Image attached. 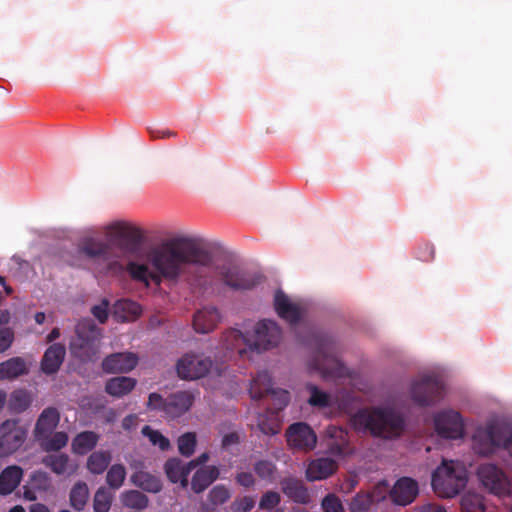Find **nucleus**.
<instances>
[{
	"instance_id": "obj_1",
	"label": "nucleus",
	"mask_w": 512,
	"mask_h": 512,
	"mask_svg": "<svg viewBox=\"0 0 512 512\" xmlns=\"http://www.w3.org/2000/svg\"><path fill=\"white\" fill-rule=\"evenodd\" d=\"M219 245L199 236L172 235L162 239L150 250L153 267L164 277L176 279L186 264L208 266Z\"/></svg>"
},
{
	"instance_id": "obj_2",
	"label": "nucleus",
	"mask_w": 512,
	"mask_h": 512,
	"mask_svg": "<svg viewBox=\"0 0 512 512\" xmlns=\"http://www.w3.org/2000/svg\"><path fill=\"white\" fill-rule=\"evenodd\" d=\"M357 431H368L375 437L392 439L400 436L404 419L390 408L375 407L358 411L351 419Z\"/></svg>"
},
{
	"instance_id": "obj_3",
	"label": "nucleus",
	"mask_w": 512,
	"mask_h": 512,
	"mask_svg": "<svg viewBox=\"0 0 512 512\" xmlns=\"http://www.w3.org/2000/svg\"><path fill=\"white\" fill-rule=\"evenodd\" d=\"M315 352L310 368L325 378H340L347 374V368L338 358L336 341L327 334H315Z\"/></svg>"
},
{
	"instance_id": "obj_4",
	"label": "nucleus",
	"mask_w": 512,
	"mask_h": 512,
	"mask_svg": "<svg viewBox=\"0 0 512 512\" xmlns=\"http://www.w3.org/2000/svg\"><path fill=\"white\" fill-rule=\"evenodd\" d=\"M102 339V329L90 318L79 320L74 335L69 342L71 355L81 362L87 363L97 358Z\"/></svg>"
},
{
	"instance_id": "obj_5",
	"label": "nucleus",
	"mask_w": 512,
	"mask_h": 512,
	"mask_svg": "<svg viewBox=\"0 0 512 512\" xmlns=\"http://www.w3.org/2000/svg\"><path fill=\"white\" fill-rule=\"evenodd\" d=\"M466 472L453 461H443L432 473L431 484L436 493L442 497L456 496L466 485Z\"/></svg>"
},
{
	"instance_id": "obj_6",
	"label": "nucleus",
	"mask_w": 512,
	"mask_h": 512,
	"mask_svg": "<svg viewBox=\"0 0 512 512\" xmlns=\"http://www.w3.org/2000/svg\"><path fill=\"white\" fill-rule=\"evenodd\" d=\"M475 450L482 455L492 454L496 448L503 447L510 453L512 431L505 425L491 422L476 430L473 436Z\"/></svg>"
},
{
	"instance_id": "obj_7",
	"label": "nucleus",
	"mask_w": 512,
	"mask_h": 512,
	"mask_svg": "<svg viewBox=\"0 0 512 512\" xmlns=\"http://www.w3.org/2000/svg\"><path fill=\"white\" fill-rule=\"evenodd\" d=\"M195 396L191 391H177L164 398L159 393L149 394V410L162 413L165 417L175 419L185 414L193 405Z\"/></svg>"
},
{
	"instance_id": "obj_8",
	"label": "nucleus",
	"mask_w": 512,
	"mask_h": 512,
	"mask_svg": "<svg viewBox=\"0 0 512 512\" xmlns=\"http://www.w3.org/2000/svg\"><path fill=\"white\" fill-rule=\"evenodd\" d=\"M109 243L121 251L137 254L147 243L146 234L138 226H109Z\"/></svg>"
},
{
	"instance_id": "obj_9",
	"label": "nucleus",
	"mask_w": 512,
	"mask_h": 512,
	"mask_svg": "<svg viewBox=\"0 0 512 512\" xmlns=\"http://www.w3.org/2000/svg\"><path fill=\"white\" fill-rule=\"evenodd\" d=\"M444 386L436 376H423L411 385V398L419 406H429L443 397Z\"/></svg>"
},
{
	"instance_id": "obj_10",
	"label": "nucleus",
	"mask_w": 512,
	"mask_h": 512,
	"mask_svg": "<svg viewBox=\"0 0 512 512\" xmlns=\"http://www.w3.org/2000/svg\"><path fill=\"white\" fill-rule=\"evenodd\" d=\"M211 367L212 360L210 357L190 352L178 360L176 370L180 378L195 380L206 376Z\"/></svg>"
},
{
	"instance_id": "obj_11",
	"label": "nucleus",
	"mask_w": 512,
	"mask_h": 512,
	"mask_svg": "<svg viewBox=\"0 0 512 512\" xmlns=\"http://www.w3.org/2000/svg\"><path fill=\"white\" fill-rule=\"evenodd\" d=\"M251 338V352L260 353L278 344L281 338V329L275 321L261 320L254 329Z\"/></svg>"
},
{
	"instance_id": "obj_12",
	"label": "nucleus",
	"mask_w": 512,
	"mask_h": 512,
	"mask_svg": "<svg viewBox=\"0 0 512 512\" xmlns=\"http://www.w3.org/2000/svg\"><path fill=\"white\" fill-rule=\"evenodd\" d=\"M26 431L16 420H6L0 425V457L15 453L25 442Z\"/></svg>"
},
{
	"instance_id": "obj_13",
	"label": "nucleus",
	"mask_w": 512,
	"mask_h": 512,
	"mask_svg": "<svg viewBox=\"0 0 512 512\" xmlns=\"http://www.w3.org/2000/svg\"><path fill=\"white\" fill-rule=\"evenodd\" d=\"M437 434L446 439H459L464 435V423L459 412L443 410L434 416Z\"/></svg>"
},
{
	"instance_id": "obj_14",
	"label": "nucleus",
	"mask_w": 512,
	"mask_h": 512,
	"mask_svg": "<svg viewBox=\"0 0 512 512\" xmlns=\"http://www.w3.org/2000/svg\"><path fill=\"white\" fill-rule=\"evenodd\" d=\"M477 475L490 493L500 496L508 492V479L496 465L490 463L480 465Z\"/></svg>"
},
{
	"instance_id": "obj_15",
	"label": "nucleus",
	"mask_w": 512,
	"mask_h": 512,
	"mask_svg": "<svg viewBox=\"0 0 512 512\" xmlns=\"http://www.w3.org/2000/svg\"><path fill=\"white\" fill-rule=\"evenodd\" d=\"M286 438L290 447L306 452L313 450L317 443L315 432L304 422L290 425L286 431Z\"/></svg>"
},
{
	"instance_id": "obj_16",
	"label": "nucleus",
	"mask_w": 512,
	"mask_h": 512,
	"mask_svg": "<svg viewBox=\"0 0 512 512\" xmlns=\"http://www.w3.org/2000/svg\"><path fill=\"white\" fill-rule=\"evenodd\" d=\"M221 275L225 285L234 290H250L261 281L260 275L236 267L223 270Z\"/></svg>"
},
{
	"instance_id": "obj_17",
	"label": "nucleus",
	"mask_w": 512,
	"mask_h": 512,
	"mask_svg": "<svg viewBox=\"0 0 512 512\" xmlns=\"http://www.w3.org/2000/svg\"><path fill=\"white\" fill-rule=\"evenodd\" d=\"M274 308L277 315L291 326L298 324L304 314L303 308L297 303H293L281 290L275 293Z\"/></svg>"
},
{
	"instance_id": "obj_18",
	"label": "nucleus",
	"mask_w": 512,
	"mask_h": 512,
	"mask_svg": "<svg viewBox=\"0 0 512 512\" xmlns=\"http://www.w3.org/2000/svg\"><path fill=\"white\" fill-rule=\"evenodd\" d=\"M138 364V357L132 352H119L106 356L102 361V369L106 373H127Z\"/></svg>"
},
{
	"instance_id": "obj_19",
	"label": "nucleus",
	"mask_w": 512,
	"mask_h": 512,
	"mask_svg": "<svg viewBox=\"0 0 512 512\" xmlns=\"http://www.w3.org/2000/svg\"><path fill=\"white\" fill-rule=\"evenodd\" d=\"M418 492V483L414 479L402 477L390 489L389 495L393 503L406 506L415 500Z\"/></svg>"
},
{
	"instance_id": "obj_20",
	"label": "nucleus",
	"mask_w": 512,
	"mask_h": 512,
	"mask_svg": "<svg viewBox=\"0 0 512 512\" xmlns=\"http://www.w3.org/2000/svg\"><path fill=\"white\" fill-rule=\"evenodd\" d=\"M223 346L230 352H236L241 358H252L251 338L240 330H227L223 335Z\"/></svg>"
},
{
	"instance_id": "obj_21",
	"label": "nucleus",
	"mask_w": 512,
	"mask_h": 512,
	"mask_svg": "<svg viewBox=\"0 0 512 512\" xmlns=\"http://www.w3.org/2000/svg\"><path fill=\"white\" fill-rule=\"evenodd\" d=\"M388 484L386 482L379 483L373 493H358L356 494L350 504V512H369L374 501L379 502L385 499Z\"/></svg>"
},
{
	"instance_id": "obj_22",
	"label": "nucleus",
	"mask_w": 512,
	"mask_h": 512,
	"mask_svg": "<svg viewBox=\"0 0 512 512\" xmlns=\"http://www.w3.org/2000/svg\"><path fill=\"white\" fill-rule=\"evenodd\" d=\"M66 355V348L61 343L50 345L41 359V370L46 375L55 374L61 367Z\"/></svg>"
},
{
	"instance_id": "obj_23",
	"label": "nucleus",
	"mask_w": 512,
	"mask_h": 512,
	"mask_svg": "<svg viewBox=\"0 0 512 512\" xmlns=\"http://www.w3.org/2000/svg\"><path fill=\"white\" fill-rule=\"evenodd\" d=\"M280 486L282 492L293 502L304 505L310 502L309 491L301 480L285 477L281 479Z\"/></svg>"
},
{
	"instance_id": "obj_24",
	"label": "nucleus",
	"mask_w": 512,
	"mask_h": 512,
	"mask_svg": "<svg viewBox=\"0 0 512 512\" xmlns=\"http://www.w3.org/2000/svg\"><path fill=\"white\" fill-rule=\"evenodd\" d=\"M220 321V314L215 307H204L193 317V328L197 333L206 334L215 329Z\"/></svg>"
},
{
	"instance_id": "obj_25",
	"label": "nucleus",
	"mask_w": 512,
	"mask_h": 512,
	"mask_svg": "<svg viewBox=\"0 0 512 512\" xmlns=\"http://www.w3.org/2000/svg\"><path fill=\"white\" fill-rule=\"evenodd\" d=\"M338 468L335 460L330 458H318L311 461L306 469V478L313 482L327 479L333 475Z\"/></svg>"
},
{
	"instance_id": "obj_26",
	"label": "nucleus",
	"mask_w": 512,
	"mask_h": 512,
	"mask_svg": "<svg viewBox=\"0 0 512 512\" xmlns=\"http://www.w3.org/2000/svg\"><path fill=\"white\" fill-rule=\"evenodd\" d=\"M42 463L57 475L71 476L78 469V464L65 453L47 455L43 458Z\"/></svg>"
},
{
	"instance_id": "obj_27",
	"label": "nucleus",
	"mask_w": 512,
	"mask_h": 512,
	"mask_svg": "<svg viewBox=\"0 0 512 512\" xmlns=\"http://www.w3.org/2000/svg\"><path fill=\"white\" fill-rule=\"evenodd\" d=\"M326 435L330 438L328 451L335 456H345L349 453V441L347 432L337 426L331 425L326 429Z\"/></svg>"
},
{
	"instance_id": "obj_28",
	"label": "nucleus",
	"mask_w": 512,
	"mask_h": 512,
	"mask_svg": "<svg viewBox=\"0 0 512 512\" xmlns=\"http://www.w3.org/2000/svg\"><path fill=\"white\" fill-rule=\"evenodd\" d=\"M60 414L54 407L45 408L39 415L34 429L35 439L51 434L58 426Z\"/></svg>"
},
{
	"instance_id": "obj_29",
	"label": "nucleus",
	"mask_w": 512,
	"mask_h": 512,
	"mask_svg": "<svg viewBox=\"0 0 512 512\" xmlns=\"http://www.w3.org/2000/svg\"><path fill=\"white\" fill-rule=\"evenodd\" d=\"M23 477V469L16 465L6 467L0 473V495L11 494L20 484Z\"/></svg>"
},
{
	"instance_id": "obj_30",
	"label": "nucleus",
	"mask_w": 512,
	"mask_h": 512,
	"mask_svg": "<svg viewBox=\"0 0 512 512\" xmlns=\"http://www.w3.org/2000/svg\"><path fill=\"white\" fill-rule=\"evenodd\" d=\"M27 362L19 356L12 357L0 363V381L14 380L28 374Z\"/></svg>"
},
{
	"instance_id": "obj_31",
	"label": "nucleus",
	"mask_w": 512,
	"mask_h": 512,
	"mask_svg": "<svg viewBox=\"0 0 512 512\" xmlns=\"http://www.w3.org/2000/svg\"><path fill=\"white\" fill-rule=\"evenodd\" d=\"M219 477V469L216 466H206L198 469L192 477L191 489L195 493H201Z\"/></svg>"
},
{
	"instance_id": "obj_32",
	"label": "nucleus",
	"mask_w": 512,
	"mask_h": 512,
	"mask_svg": "<svg viewBox=\"0 0 512 512\" xmlns=\"http://www.w3.org/2000/svg\"><path fill=\"white\" fill-rule=\"evenodd\" d=\"M165 473L172 483L180 482L182 486L188 485V476L191 468L188 464H183L178 458H172L165 463Z\"/></svg>"
},
{
	"instance_id": "obj_33",
	"label": "nucleus",
	"mask_w": 512,
	"mask_h": 512,
	"mask_svg": "<svg viewBox=\"0 0 512 512\" xmlns=\"http://www.w3.org/2000/svg\"><path fill=\"white\" fill-rule=\"evenodd\" d=\"M99 441V435L94 431H82L72 440V452L77 455H85L92 451Z\"/></svg>"
},
{
	"instance_id": "obj_34",
	"label": "nucleus",
	"mask_w": 512,
	"mask_h": 512,
	"mask_svg": "<svg viewBox=\"0 0 512 512\" xmlns=\"http://www.w3.org/2000/svg\"><path fill=\"white\" fill-rule=\"evenodd\" d=\"M111 461L112 454L110 451H94L87 458L86 468L93 475H101L108 469Z\"/></svg>"
},
{
	"instance_id": "obj_35",
	"label": "nucleus",
	"mask_w": 512,
	"mask_h": 512,
	"mask_svg": "<svg viewBox=\"0 0 512 512\" xmlns=\"http://www.w3.org/2000/svg\"><path fill=\"white\" fill-rule=\"evenodd\" d=\"M272 377L268 371H260L252 379L250 385V396L254 400H260L272 390Z\"/></svg>"
},
{
	"instance_id": "obj_36",
	"label": "nucleus",
	"mask_w": 512,
	"mask_h": 512,
	"mask_svg": "<svg viewBox=\"0 0 512 512\" xmlns=\"http://www.w3.org/2000/svg\"><path fill=\"white\" fill-rule=\"evenodd\" d=\"M136 383V380L131 377H114L106 382L105 391L109 395L119 398L131 392L136 386Z\"/></svg>"
},
{
	"instance_id": "obj_37",
	"label": "nucleus",
	"mask_w": 512,
	"mask_h": 512,
	"mask_svg": "<svg viewBox=\"0 0 512 512\" xmlns=\"http://www.w3.org/2000/svg\"><path fill=\"white\" fill-rule=\"evenodd\" d=\"M131 481L135 486L149 493L156 494L162 490L161 480L148 472H135L131 476Z\"/></svg>"
},
{
	"instance_id": "obj_38",
	"label": "nucleus",
	"mask_w": 512,
	"mask_h": 512,
	"mask_svg": "<svg viewBox=\"0 0 512 512\" xmlns=\"http://www.w3.org/2000/svg\"><path fill=\"white\" fill-rule=\"evenodd\" d=\"M68 434L64 431L52 432L37 439L40 447L45 452H57L64 448L68 443Z\"/></svg>"
},
{
	"instance_id": "obj_39",
	"label": "nucleus",
	"mask_w": 512,
	"mask_h": 512,
	"mask_svg": "<svg viewBox=\"0 0 512 512\" xmlns=\"http://www.w3.org/2000/svg\"><path fill=\"white\" fill-rule=\"evenodd\" d=\"M141 314V307L134 301L123 299L115 304V317L123 322L135 320Z\"/></svg>"
},
{
	"instance_id": "obj_40",
	"label": "nucleus",
	"mask_w": 512,
	"mask_h": 512,
	"mask_svg": "<svg viewBox=\"0 0 512 512\" xmlns=\"http://www.w3.org/2000/svg\"><path fill=\"white\" fill-rule=\"evenodd\" d=\"M89 499L88 485L83 481L76 482L70 490L69 502L76 511L84 510Z\"/></svg>"
},
{
	"instance_id": "obj_41",
	"label": "nucleus",
	"mask_w": 512,
	"mask_h": 512,
	"mask_svg": "<svg viewBox=\"0 0 512 512\" xmlns=\"http://www.w3.org/2000/svg\"><path fill=\"white\" fill-rule=\"evenodd\" d=\"M122 504L130 509L141 511L149 504L148 497L138 490L124 491L120 496Z\"/></svg>"
},
{
	"instance_id": "obj_42",
	"label": "nucleus",
	"mask_w": 512,
	"mask_h": 512,
	"mask_svg": "<svg viewBox=\"0 0 512 512\" xmlns=\"http://www.w3.org/2000/svg\"><path fill=\"white\" fill-rule=\"evenodd\" d=\"M462 512H485L484 498L473 492L465 493L460 502Z\"/></svg>"
},
{
	"instance_id": "obj_43",
	"label": "nucleus",
	"mask_w": 512,
	"mask_h": 512,
	"mask_svg": "<svg viewBox=\"0 0 512 512\" xmlns=\"http://www.w3.org/2000/svg\"><path fill=\"white\" fill-rule=\"evenodd\" d=\"M31 404L30 395L23 389L15 390L11 393L8 407L14 413H22L28 409Z\"/></svg>"
},
{
	"instance_id": "obj_44",
	"label": "nucleus",
	"mask_w": 512,
	"mask_h": 512,
	"mask_svg": "<svg viewBox=\"0 0 512 512\" xmlns=\"http://www.w3.org/2000/svg\"><path fill=\"white\" fill-rule=\"evenodd\" d=\"M126 479V469L122 464H113L106 474V483L111 489H119Z\"/></svg>"
},
{
	"instance_id": "obj_45",
	"label": "nucleus",
	"mask_w": 512,
	"mask_h": 512,
	"mask_svg": "<svg viewBox=\"0 0 512 512\" xmlns=\"http://www.w3.org/2000/svg\"><path fill=\"white\" fill-rule=\"evenodd\" d=\"M112 494L105 487H99L94 494L93 509L95 512H109L112 504Z\"/></svg>"
},
{
	"instance_id": "obj_46",
	"label": "nucleus",
	"mask_w": 512,
	"mask_h": 512,
	"mask_svg": "<svg viewBox=\"0 0 512 512\" xmlns=\"http://www.w3.org/2000/svg\"><path fill=\"white\" fill-rule=\"evenodd\" d=\"M81 250L89 257L104 256L108 252V246L93 238H86L81 244Z\"/></svg>"
},
{
	"instance_id": "obj_47",
	"label": "nucleus",
	"mask_w": 512,
	"mask_h": 512,
	"mask_svg": "<svg viewBox=\"0 0 512 512\" xmlns=\"http://www.w3.org/2000/svg\"><path fill=\"white\" fill-rule=\"evenodd\" d=\"M307 390L310 392L308 403L313 407L326 408L330 405V396L328 393L320 390L313 384H307Z\"/></svg>"
},
{
	"instance_id": "obj_48",
	"label": "nucleus",
	"mask_w": 512,
	"mask_h": 512,
	"mask_svg": "<svg viewBox=\"0 0 512 512\" xmlns=\"http://www.w3.org/2000/svg\"><path fill=\"white\" fill-rule=\"evenodd\" d=\"M178 450L182 456L190 457L197 444L196 434L193 432H186L178 438Z\"/></svg>"
},
{
	"instance_id": "obj_49",
	"label": "nucleus",
	"mask_w": 512,
	"mask_h": 512,
	"mask_svg": "<svg viewBox=\"0 0 512 512\" xmlns=\"http://www.w3.org/2000/svg\"><path fill=\"white\" fill-rule=\"evenodd\" d=\"M142 434L146 436L154 446H158L162 451L169 449L170 442L160 431L154 430L150 426L146 425L142 429Z\"/></svg>"
},
{
	"instance_id": "obj_50",
	"label": "nucleus",
	"mask_w": 512,
	"mask_h": 512,
	"mask_svg": "<svg viewBox=\"0 0 512 512\" xmlns=\"http://www.w3.org/2000/svg\"><path fill=\"white\" fill-rule=\"evenodd\" d=\"M254 471L261 479L272 482L276 466L271 461L259 460L254 464Z\"/></svg>"
},
{
	"instance_id": "obj_51",
	"label": "nucleus",
	"mask_w": 512,
	"mask_h": 512,
	"mask_svg": "<svg viewBox=\"0 0 512 512\" xmlns=\"http://www.w3.org/2000/svg\"><path fill=\"white\" fill-rule=\"evenodd\" d=\"M257 427L265 435H275L280 431V425L275 416L269 418L260 416Z\"/></svg>"
},
{
	"instance_id": "obj_52",
	"label": "nucleus",
	"mask_w": 512,
	"mask_h": 512,
	"mask_svg": "<svg viewBox=\"0 0 512 512\" xmlns=\"http://www.w3.org/2000/svg\"><path fill=\"white\" fill-rule=\"evenodd\" d=\"M281 502V496L276 491H267L263 493L259 501V509L271 511Z\"/></svg>"
},
{
	"instance_id": "obj_53",
	"label": "nucleus",
	"mask_w": 512,
	"mask_h": 512,
	"mask_svg": "<svg viewBox=\"0 0 512 512\" xmlns=\"http://www.w3.org/2000/svg\"><path fill=\"white\" fill-rule=\"evenodd\" d=\"M127 270L133 279L148 283L150 271L146 265L130 262L127 265Z\"/></svg>"
},
{
	"instance_id": "obj_54",
	"label": "nucleus",
	"mask_w": 512,
	"mask_h": 512,
	"mask_svg": "<svg viewBox=\"0 0 512 512\" xmlns=\"http://www.w3.org/2000/svg\"><path fill=\"white\" fill-rule=\"evenodd\" d=\"M274 401V410H283L290 401V393L284 389H273L268 393Z\"/></svg>"
},
{
	"instance_id": "obj_55",
	"label": "nucleus",
	"mask_w": 512,
	"mask_h": 512,
	"mask_svg": "<svg viewBox=\"0 0 512 512\" xmlns=\"http://www.w3.org/2000/svg\"><path fill=\"white\" fill-rule=\"evenodd\" d=\"M230 498L229 490L223 485H217L209 492V500L214 505H221Z\"/></svg>"
},
{
	"instance_id": "obj_56",
	"label": "nucleus",
	"mask_w": 512,
	"mask_h": 512,
	"mask_svg": "<svg viewBox=\"0 0 512 512\" xmlns=\"http://www.w3.org/2000/svg\"><path fill=\"white\" fill-rule=\"evenodd\" d=\"M324 512H345L341 501L333 494H328L322 501Z\"/></svg>"
},
{
	"instance_id": "obj_57",
	"label": "nucleus",
	"mask_w": 512,
	"mask_h": 512,
	"mask_svg": "<svg viewBox=\"0 0 512 512\" xmlns=\"http://www.w3.org/2000/svg\"><path fill=\"white\" fill-rule=\"evenodd\" d=\"M255 506V500L252 496H243L236 499L232 504L234 512H250Z\"/></svg>"
},
{
	"instance_id": "obj_58",
	"label": "nucleus",
	"mask_w": 512,
	"mask_h": 512,
	"mask_svg": "<svg viewBox=\"0 0 512 512\" xmlns=\"http://www.w3.org/2000/svg\"><path fill=\"white\" fill-rule=\"evenodd\" d=\"M108 307L109 301L107 299H103L101 304L94 305L91 308L92 315L101 323L104 324L108 319Z\"/></svg>"
},
{
	"instance_id": "obj_59",
	"label": "nucleus",
	"mask_w": 512,
	"mask_h": 512,
	"mask_svg": "<svg viewBox=\"0 0 512 512\" xmlns=\"http://www.w3.org/2000/svg\"><path fill=\"white\" fill-rule=\"evenodd\" d=\"M14 334L10 328L0 329V353L6 351L12 344Z\"/></svg>"
},
{
	"instance_id": "obj_60",
	"label": "nucleus",
	"mask_w": 512,
	"mask_h": 512,
	"mask_svg": "<svg viewBox=\"0 0 512 512\" xmlns=\"http://www.w3.org/2000/svg\"><path fill=\"white\" fill-rule=\"evenodd\" d=\"M235 479L239 485L245 488H250L255 484V478L250 472H240L236 475Z\"/></svg>"
},
{
	"instance_id": "obj_61",
	"label": "nucleus",
	"mask_w": 512,
	"mask_h": 512,
	"mask_svg": "<svg viewBox=\"0 0 512 512\" xmlns=\"http://www.w3.org/2000/svg\"><path fill=\"white\" fill-rule=\"evenodd\" d=\"M149 134L153 139L176 136V133L165 128H149Z\"/></svg>"
},
{
	"instance_id": "obj_62",
	"label": "nucleus",
	"mask_w": 512,
	"mask_h": 512,
	"mask_svg": "<svg viewBox=\"0 0 512 512\" xmlns=\"http://www.w3.org/2000/svg\"><path fill=\"white\" fill-rule=\"evenodd\" d=\"M240 441L239 439V435L238 433L236 432H231V433H228L226 434L223 438H222V446L224 448H227L231 445H234V444H238Z\"/></svg>"
},
{
	"instance_id": "obj_63",
	"label": "nucleus",
	"mask_w": 512,
	"mask_h": 512,
	"mask_svg": "<svg viewBox=\"0 0 512 512\" xmlns=\"http://www.w3.org/2000/svg\"><path fill=\"white\" fill-rule=\"evenodd\" d=\"M137 421H138V417L137 415L135 414H130V415H127L123 420H122V428L124 430H131L133 428L136 427L137 425Z\"/></svg>"
},
{
	"instance_id": "obj_64",
	"label": "nucleus",
	"mask_w": 512,
	"mask_h": 512,
	"mask_svg": "<svg viewBox=\"0 0 512 512\" xmlns=\"http://www.w3.org/2000/svg\"><path fill=\"white\" fill-rule=\"evenodd\" d=\"M418 512H447L442 506L437 504H426L419 508Z\"/></svg>"
}]
</instances>
